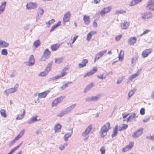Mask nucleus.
I'll return each instance as SVG.
<instances>
[{"mask_svg": "<svg viewBox=\"0 0 154 154\" xmlns=\"http://www.w3.org/2000/svg\"><path fill=\"white\" fill-rule=\"evenodd\" d=\"M54 19H52L51 20H49L48 22H46V24H48V25L47 26L48 27H49L50 26V25L53 23L54 22Z\"/></svg>", "mask_w": 154, "mask_h": 154, "instance_id": "44", "label": "nucleus"}, {"mask_svg": "<svg viewBox=\"0 0 154 154\" xmlns=\"http://www.w3.org/2000/svg\"><path fill=\"white\" fill-rule=\"evenodd\" d=\"M110 125L109 122L106 123L100 129V133L101 137H104L107 134V132L110 128Z\"/></svg>", "mask_w": 154, "mask_h": 154, "instance_id": "1", "label": "nucleus"}, {"mask_svg": "<svg viewBox=\"0 0 154 154\" xmlns=\"http://www.w3.org/2000/svg\"><path fill=\"white\" fill-rule=\"evenodd\" d=\"M94 84L91 83L88 85L84 91V93H86L89 90L94 86Z\"/></svg>", "mask_w": 154, "mask_h": 154, "instance_id": "29", "label": "nucleus"}, {"mask_svg": "<svg viewBox=\"0 0 154 154\" xmlns=\"http://www.w3.org/2000/svg\"><path fill=\"white\" fill-rule=\"evenodd\" d=\"M118 125H116L114 128L113 131V134L112 135V138H113L117 135L118 132Z\"/></svg>", "mask_w": 154, "mask_h": 154, "instance_id": "30", "label": "nucleus"}, {"mask_svg": "<svg viewBox=\"0 0 154 154\" xmlns=\"http://www.w3.org/2000/svg\"><path fill=\"white\" fill-rule=\"evenodd\" d=\"M88 62V60L87 59H83L81 63L78 65V68H81L85 66Z\"/></svg>", "mask_w": 154, "mask_h": 154, "instance_id": "19", "label": "nucleus"}, {"mask_svg": "<svg viewBox=\"0 0 154 154\" xmlns=\"http://www.w3.org/2000/svg\"><path fill=\"white\" fill-rule=\"evenodd\" d=\"M142 133L143 129L140 128L134 132V133L132 134V137L134 138H137Z\"/></svg>", "mask_w": 154, "mask_h": 154, "instance_id": "17", "label": "nucleus"}, {"mask_svg": "<svg viewBox=\"0 0 154 154\" xmlns=\"http://www.w3.org/2000/svg\"><path fill=\"white\" fill-rule=\"evenodd\" d=\"M152 15L150 12H146L142 14L141 15L142 18L143 19L149 18L152 17Z\"/></svg>", "mask_w": 154, "mask_h": 154, "instance_id": "13", "label": "nucleus"}, {"mask_svg": "<svg viewBox=\"0 0 154 154\" xmlns=\"http://www.w3.org/2000/svg\"><path fill=\"white\" fill-rule=\"evenodd\" d=\"M23 114L22 115H19L16 118L17 120H20L23 119L24 116L25 110V109H23Z\"/></svg>", "mask_w": 154, "mask_h": 154, "instance_id": "34", "label": "nucleus"}, {"mask_svg": "<svg viewBox=\"0 0 154 154\" xmlns=\"http://www.w3.org/2000/svg\"><path fill=\"white\" fill-rule=\"evenodd\" d=\"M18 85L16 84L14 88H11L6 90L5 91V94L6 95H8L9 93H14L16 92L17 90Z\"/></svg>", "mask_w": 154, "mask_h": 154, "instance_id": "3", "label": "nucleus"}, {"mask_svg": "<svg viewBox=\"0 0 154 154\" xmlns=\"http://www.w3.org/2000/svg\"><path fill=\"white\" fill-rule=\"evenodd\" d=\"M145 109L144 108H142L140 110V114L142 115H144L145 114Z\"/></svg>", "mask_w": 154, "mask_h": 154, "instance_id": "54", "label": "nucleus"}, {"mask_svg": "<svg viewBox=\"0 0 154 154\" xmlns=\"http://www.w3.org/2000/svg\"><path fill=\"white\" fill-rule=\"evenodd\" d=\"M61 23V22L60 21H59L57 24L54 25V26L57 28L60 25Z\"/></svg>", "mask_w": 154, "mask_h": 154, "instance_id": "62", "label": "nucleus"}, {"mask_svg": "<svg viewBox=\"0 0 154 154\" xmlns=\"http://www.w3.org/2000/svg\"><path fill=\"white\" fill-rule=\"evenodd\" d=\"M51 52L48 50V49L47 48L44 53V54L42 57V60L45 61L46 59H48L50 56Z\"/></svg>", "mask_w": 154, "mask_h": 154, "instance_id": "7", "label": "nucleus"}, {"mask_svg": "<svg viewBox=\"0 0 154 154\" xmlns=\"http://www.w3.org/2000/svg\"><path fill=\"white\" fill-rule=\"evenodd\" d=\"M6 2H5L2 3L0 6V14H2L5 10V8L6 5Z\"/></svg>", "mask_w": 154, "mask_h": 154, "instance_id": "24", "label": "nucleus"}, {"mask_svg": "<svg viewBox=\"0 0 154 154\" xmlns=\"http://www.w3.org/2000/svg\"><path fill=\"white\" fill-rule=\"evenodd\" d=\"M61 125L60 124H57L54 127V130L55 133L57 132H59L61 130Z\"/></svg>", "mask_w": 154, "mask_h": 154, "instance_id": "27", "label": "nucleus"}, {"mask_svg": "<svg viewBox=\"0 0 154 154\" xmlns=\"http://www.w3.org/2000/svg\"><path fill=\"white\" fill-rule=\"evenodd\" d=\"M76 106V104H72L71 106H69L66 108L64 109L65 111L66 112V114L72 110Z\"/></svg>", "mask_w": 154, "mask_h": 154, "instance_id": "21", "label": "nucleus"}, {"mask_svg": "<svg viewBox=\"0 0 154 154\" xmlns=\"http://www.w3.org/2000/svg\"><path fill=\"white\" fill-rule=\"evenodd\" d=\"M136 116V114L133 113L131 114L127 119V121L128 122L129 121H131Z\"/></svg>", "mask_w": 154, "mask_h": 154, "instance_id": "37", "label": "nucleus"}, {"mask_svg": "<svg viewBox=\"0 0 154 154\" xmlns=\"http://www.w3.org/2000/svg\"><path fill=\"white\" fill-rule=\"evenodd\" d=\"M68 86V85L67 83H66L65 84L62 86L60 88H62V90H63L66 88Z\"/></svg>", "mask_w": 154, "mask_h": 154, "instance_id": "61", "label": "nucleus"}, {"mask_svg": "<svg viewBox=\"0 0 154 154\" xmlns=\"http://www.w3.org/2000/svg\"><path fill=\"white\" fill-rule=\"evenodd\" d=\"M100 95H98L96 96H93L91 97L92 101H96L100 97Z\"/></svg>", "mask_w": 154, "mask_h": 154, "instance_id": "40", "label": "nucleus"}, {"mask_svg": "<svg viewBox=\"0 0 154 154\" xmlns=\"http://www.w3.org/2000/svg\"><path fill=\"white\" fill-rule=\"evenodd\" d=\"M66 112L65 111L64 109L61 110L59 113L57 115V116L60 117H62L64 114H66Z\"/></svg>", "mask_w": 154, "mask_h": 154, "instance_id": "38", "label": "nucleus"}, {"mask_svg": "<svg viewBox=\"0 0 154 154\" xmlns=\"http://www.w3.org/2000/svg\"><path fill=\"white\" fill-rule=\"evenodd\" d=\"M77 37H78V36L77 35L76 36H74V37L72 42L70 44V45H71L70 46L71 47H72V44H73L74 43V42L76 40Z\"/></svg>", "mask_w": 154, "mask_h": 154, "instance_id": "55", "label": "nucleus"}, {"mask_svg": "<svg viewBox=\"0 0 154 154\" xmlns=\"http://www.w3.org/2000/svg\"><path fill=\"white\" fill-rule=\"evenodd\" d=\"M106 14V13H105V11L103 9L100 12V16L102 17L104 16Z\"/></svg>", "mask_w": 154, "mask_h": 154, "instance_id": "50", "label": "nucleus"}, {"mask_svg": "<svg viewBox=\"0 0 154 154\" xmlns=\"http://www.w3.org/2000/svg\"><path fill=\"white\" fill-rule=\"evenodd\" d=\"M107 75H104V73L102 74L101 75H98L97 77L100 79H105Z\"/></svg>", "mask_w": 154, "mask_h": 154, "instance_id": "45", "label": "nucleus"}, {"mask_svg": "<svg viewBox=\"0 0 154 154\" xmlns=\"http://www.w3.org/2000/svg\"><path fill=\"white\" fill-rule=\"evenodd\" d=\"M53 62L52 61L50 62L48 64L47 66L45 69V71H46V72H47L48 73V72H49L51 69V66L53 63Z\"/></svg>", "mask_w": 154, "mask_h": 154, "instance_id": "31", "label": "nucleus"}, {"mask_svg": "<svg viewBox=\"0 0 154 154\" xmlns=\"http://www.w3.org/2000/svg\"><path fill=\"white\" fill-rule=\"evenodd\" d=\"M65 148V146L64 145H61L59 147V149L60 150H63Z\"/></svg>", "mask_w": 154, "mask_h": 154, "instance_id": "64", "label": "nucleus"}, {"mask_svg": "<svg viewBox=\"0 0 154 154\" xmlns=\"http://www.w3.org/2000/svg\"><path fill=\"white\" fill-rule=\"evenodd\" d=\"M9 44L5 41L0 40V46L2 48H6L8 46Z\"/></svg>", "mask_w": 154, "mask_h": 154, "instance_id": "25", "label": "nucleus"}, {"mask_svg": "<svg viewBox=\"0 0 154 154\" xmlns=\"http://www.w3.org/2000/svg\"><path fill=\"white\" fill-rule=\"evenodd\" d=\"M40 44V40H37L35 41L33 43V46H35V48H37Z\"/></svg>", "mask_w": 154, "mask_h": 154, "instance_id": "39", "label": "nucleus"}, {"mask_svg": "<svg viewBox=\"0 0 154 154\" xmlns=\"http://www.w3.org/2000/svg\"><path fill=\"white\" fill-rule=\"evenodd\" d=\"M92 129V125H90L86 129L85 131L82 133V136L83 137V139L84 140H86L89 137V134Z\"/></svg>", "mask_w": 154, "mask_h": 154, "instance_id": "2", "label": "nucleus"}, {"mask_svg": "<svg viewBox=\"0 0 154 154\" xmlns=\"http://www.w3.org/2000/svg\"><path fill=\"white\" fill-rule=\"evenodd\" d=\"M70 15L71 14L69 11L67 12L65 14L63 20V24H65L66 22L69 21Z\"/></svg>", "mask_w": 154, "mask_h": 154, "instance_id": "9", "label": "nucleus"}, {"mask_svg": "<svg viewBox=\"0 0 154 154\" xmlns=\"http://www.w3.org/2000/svg\"><path fill=\"white\" fill-rule=\"evenodd\" d=\"M100 0H94L92 3L95 4H97L100 2Z\"/></svg>", "mask_w": 154, "mask_h": 154, "instance_id": "63", "label": "nucleus"}, {"mask_svg": "<svg viewBox=\"0 0 154 154\" xmlns=\"http://www.w3.org/2000/svg\"><path fill=\"white\" fill-rule=\"evenodd\" d=\"M38 12L36 17V21H37L42 17L44 13V11L42 7H39L38 9Z\"/></svg>", "mask_w": 154, "mask_h": 154, "instance_id": "12", "label": "nucleus"}, {"mask_svg": "<svg viewBox=\"0 0 154 154\" xmlns=\"http://www.w3.org/2000/svg\"><path fill=\"white\" fill-rule=\"evenodd\" d=\"M103 9L105 11V13H106V14L108 13L110 11L111 8L110 7H108L107 8H103Z\"/></svg>", "mask_w": 154, "mask_h": 154, "instance_id": "47", "label": "nucleus"}, {"mask_svg": "<svg viewBox=\"0 0 154 154\" xmlns=\"http://www.w3.org/2000/svg\"><path fill=\"white\" fill-rule=\"evenodd\" d=\"M141 71V69H139L134 74L131 75L129 78V80L132 81L133 79L137 77L140 74Z\"/></svg>", "mask_w": 154, "mask_h": 154, "instance_id": "15", "label": "nucleus"}, {"mask_svg": "<svg viewBox=\"0 0 154 154\" xmlns=\"http://www.w3.org/2000/svg\"><path fill=\"white\" fill-rule=\"evenodd\" d=\"M122 37V35H120L118 36H117L116 37V40L117 41H119L120 40Z\"/></svg>", "mask_w": 154, "mask_h": 154, "instance_id": "59", "label": "nucleus"}, {"mask_svg": "<svg viewBox=\"0 0 154 154\" xmlns=\"http://www.w3.org/2000/svg\"><path fill=\"white\" fill-rule=\"evenodd\" d=\"M124 54V51L122 50H121L119 56V60L121 61H122L123 60Z\"/></svg>", "mask_w": 154, "mask_h": 154, "instance_id": "33", "label": "nucleus"}, {"mask_svg": "<svg viewBox=\"0 0 154 154\" xmlns=\"http://www.w3.org/2000/svg\"><path fill=\"white\" fill-rule=\"evenodd\" d=\"M72 129V128H69V132L65 134L63 138L65 141H67L68 140V138L71 136L73 132Z\"/></svg>", "mask_w": 154, "mask_h": 154, "instance_id": "10", "label": "nucleus"}, {"mask_svg": "<svg viewBox=\"0 0 154 154\" xmlns=\"http://www.w3.org/2000/svg\"><path fill=\"white\" fill-rule=\"evenodd\" d=\"M141 0H134L132 1L130 3V6H134L141 2Z\"/></svg>", "mask_w": 154, "mask_h": 154, "instance_id": "36", "label": "nucleus"}, {"mask_svg": "<svg viewBox=\"0 0 154 154\" xmlns=\"http://www.w3.org/2000/svg\"><path fill=\"white\" fill-rule=\"evenodd\" d=\"M123 80V79L122 78H120L118 79L117 83L118 84L121 83L122 81Z\"/></svg>", "mask_w": 154, "mask_h": 154, "instance_id": "56", "label": "nucleus"}, {"mask_svg": "<svg viewBox=\"0 0 154 154\" xmlns=\"http://www.w3.org/2000/svg\"><path fill=\"white\" fill-rule=\"evenodd\" d=\"M50 92L49 90L45 91L42 93H39L38 94L39 98H45L47 95Z\"/></svg>", "mask_w": 154, "mask_h": 154, "instance_id": "20", "label": "nucleus"}, {"mask_svg": "<svg viewBox=\"0 0 154 154\" xmlns=\"http://www.w3.org/2000/svg\"><path fill=\"white\" fill-rule=\"evenodd\" d=\"M150 118V116H148L145 117L144 119L143 120V122H148Z\"/></svg>", "mask_w": 154, "mask_h": 154, "instance_id": "46", "label": "nucleus"}, {"mask_svg": "<svg viewBox=\"0 0 154 154\" xmlns=\"http://www.w3.org/2000/svg\"><path fill=\"white\" fill-rule=\"evenodd\" d=\"M83 20L85 24L88 25L90 23V19L89 16L86 15L84 16Z\"/></svg>", "mask_w": 154, "mask_h": 154, "instance_id": "28", "label": "nucleus"}, {"mask_svg": "<svg viewBox=\"0 0 154 154\" xmlns=\"http://www.w3.org/2000/svg\"><path fill=\"white\" fill-rule=\"evenodd\" d=\"M92 74L91 73V71L88 72L84 76V77H86L87 76H90V75H92Z\"/></svg>", "mask_w": 154, "mask_h": 154, "instance_id": "60", "label": "nucleus"}, {"mask_svg": "<svg viewBox=\"0 0 154 154\" xmlns=\"http://www.w3.org/2000/svg\"><path fill=\"white\" fill-rule=\"evenodd\" d=\"M152 51V49H146L143 51L142 53V55L143 58L146 57Z\"/></svg>", "mask_w": 154, "mask_h": 154, "instance_id": "14", "label": "nucleus"}, {"mask_svg": "<svg viewBox=\"0 0 154 154\" xmlns=\"http://www.w3.org/2000/svg\"><path fill=\"white\" fill-rule=\"evenodd\" d=\"M129 25V23L127 22L120 24L121 28L122 29H126Z\"/></svg>", "mask_w": 154, "mask_h": 154, "instance_id": "23", "label": "nucleus"}, {"mask_svg": "<svg viewBox=\"0 0 154 154\" xmlns=\"http://www.w3.org/2000/svg\"><path fill=\"white\" fill-rule=\"evenodd\" d=\"M37 116H35L31 118L30 119L28 120V123L29 124H31L34 123L36 121H38V120L37 119Z\"/></svg>", "mask_w": 154, "mask_h": 154, "instance_id": "26", "label": "nucleus"}, {"mask_svg": "<svg viewBox=\"0 0 154 154\" xmlns=\"http://www.w3.org/2000/svg\"><path fill=\"white\" fill-rule=\"evenodd\" d=\"M24 131L25 130L24 129L22 130L20 134L17 137H16L15 138L12 140L11 143H10L9 144L10 146H11L14 143L16 142V140H19V139L22 137Z\"/></svg>", "mask_w": 154, "mask_h": 154, "instance_id": "6", "label": "nucleus"}, {"mask_svg": "<svg viewBox=\"0 0 154 154\" xmlns=\"http://www.w3.org/2000/svg\"><path fill=\"white\" fill-rule=\"evenodd\" d=\"M35 62V59L33 55H32L30 56L29 59V66H32L33 65Z\"/></svg>", "mask_w": 154, "mask_h": 154, "instance_id": "22", "label": "nucleus"}, {"mask_svg": "<svg viewBox=\"0 0 154 154\" xmlns=\"http://www.w3.org/2000/svg\"><path fill=\"white\" fill-rule=\"evenodd\" d=\"M97 67L94 68L91 71V73L93 75L97 71Z\"/></svg>", "mask_w": 154, "mask_h": 154, "instance_id": "51", "label": "nucleus"}, {"mask_svg": "<svg viewBox=\"0 0 154 154\" xmlns=\"http://www.w3.org/2000/svg\"><path fill=\"white\" fill-rule=\"evenodd\" d=\"M134 94V92L132 90H131L128 94V97L127 99H129L130 97H131Z\"/></svg>", "mask_w": 154, "mask_h": 154, "instance_id": "48", "label": "nucleus"}, {"mask_svg": "<svg viewBox=\"0 0 154 154\" xmlns=\"http://www.w3.org/2000/svg\"><path fill=\"white\" fill-rule=\"evenodd\" d=\"M134 146V143L130 142L128 145H127L123 148L122 150V152H125L129 149H131Z\"/></svg>", "mask_w": 154, "mask_h": 154, "instance_id": "16", "label": "nucleus"}, {"mask_svg": "<svg viewBox=\"0 0 154 154\" xmlns=\"http://www.w3.org/2000/svg\"><path fill=\"white\" fill-rule=\"evenodd\" d=\"M85 100L86 102H91L92 101V99L91 97H88L85 98Z\"/></svg>", "mask_w": 154, "mask_h": 154, "instance_id": "58", "label": "nucleus"}, {"mask_svg": "<svg viewBox=\"0 0 154 154\" xmlns=\"http://www.w3.org/2000/svg\"><path fill=\"white\" fill-rule=\"evenodd\" d=\"M0 113L2 116L4 118H6L7 116L5 111L4 109H1L0 111Z\"/></svg>", "mask_w": 154, "mask_h": 154, "instance_id": "41", "label": "nucleus"}, {"mask_svg": "<svg viewBox=\"0 0 154 154\" xmlns=\"http://www.w3.org/2000/svg\"><path fill=\"white\" fill-rule=\"evenodd\" d=\"M106 52V51L105 50L97 53L95 57L94 62L99 60L100 58L103 56Z\"/></svg>", "mask_w": 154, "mask_h": 154, "instance_id": "11", "label": "nucleus"}, {"mask_svg": "<svg viewBox=\"0 0 154 154\" xmlns=\"http://www.w3.org/2000/svg\"><path fill=\"white\" fill-rule=\"evenodd\" d=\"M101 154H104L105 152V149L103 147H102L100 149Z\"/></svg>", "mask_w": 154, "mask_h": 154, "instance_id": "57", "label": "nucleus"}, {"mask_svg": "<svg viewBox=\"0 0 154 154\" xmlns=\"http://www.w3.org/2000/svg\"><path fill=\"white\" fill-rule=\"evenodd\" d=\"M64 58L63 57L58 58L55 59V63L57 64H60L62 63L63 60Z\"/></svg>", "mask_w": 154, "mask_h": 154, "instance_id": "32", "label": "nucleus"}, {"mask_svg": "<svg viewBox=\"0 0 154 154\" xmlns=\"http://www.w3.org/2000/svg\"><path fill=\"white\" fill-rule=\"evenodd\" d=\"M92 36V35H91V33L89 32L87 35V40L88 41H90L91 38Z\"/></svg>", "mask_w": 154, "mask_h": 154, "instance_id": "52", "label": "nucleus"}, {"mask_svg": "<svg viewBox=\"0 0 154 154\" xmlns=\"http://www.w3.org/2000/svg\"><path fill=\"white\" fill-rule=\"evenodd\" d=\"M48 74L47 72L45 71L44 72H41L39 75V76H45Z\"/></svg>", "mask_w": 154, "mask_h": 154, "instance_id": "49", "label": "nucleus"}, {"mask_svg": "<svg viewBox=\"0 0 154 154\" xmlns=\"http://www.w3.org/2000/svg\"><path fill=\"white\" fill-rule=\"evenodd\" d=\"M59 47V45L57 44H54L52 45L51 47V48L52 51H55L57 50Z\"/></svg>", "mask_w": 154, "mask_h": 154, "instance_id": "35", "label": "nucleus"}, {"mask_svg": "<svg viewBox=\"0 0 154 154\" xmlns=\"http://www.w3.org/2000/svg\"><path fill=\"white\" fill-rule=\"evenodd\" d=\"M126 13V11L123 10H117L115 12V14H122Z\"/></svg>", "mask_w": 154, "mask_h": 154, "instance_id": "42", "label": "nucleus"}, {"mask_svg": "<svg viewBox=\"0 0 154 154\" xmlns=\"http://www.w3.org/2000/svg\"><path fill=\"white\" fill-rule=\"evenodd\" d=\"M26 7V9L28 10L35 9L37 8L38 5L36 3L30 2L27 4Z\"/></svg>", "mask_w": 154, "mask_h": 154, "instance_id": "5", "label": "nucleus"}, {"mask_svg": "<svg viewBox=\"0 0 154 154\" xmlns=\"http://www.w3.org/2000/svg\"><path fill=\"white\" fill-rule=\"evenodd\" d=\"M65 97L64 96H62L55 99L52 103V106H57L59 103L62 101Z\"/></svg>", "mask_w": 154, "mask_h": 154, "instance_id": "4", "label": "nucleus"}, {"mask_svg": "<svg viewBox=\"0 0 154 154\" xmlns=\"http://www.w3.org/2000/svg\"><path fill=\"white\" fill-rule=\"evenodd\" d=\"M122 129L125 130L128 127V125L126 124H123L122 126Z\"/></svg>", "mask_w": 154, "mask_h": 154, "instance_id": "53", "label": "nucleus"}, {"mask_svg": "<svg viewBox=\"0 0 154 154\" xmlns=\"http://www.w3.org/2000/svg\"><path fill=\"white\" fill-rule=\"evenodd\" d=\"M136 41L137 38L136 37H132L128 39V44L131 45H134Z\"/></svg>", "mask_w": 154, "mask_h": 154, "instance_id": "18", "label": "nucleus"}, {"mask_svg": "<svg viewBox=\"0 0 154 154\" xmlns=\"http://www.w3.org/2000/svg\"><path fill=\"white\" fill-rule=\"evenodd\" d=\"M146 8L147 9L154 11V0H150L149 1Z\"/></svg>", "mask_w": 154, "mask_h": 154, "instance_id": "8", "label": "nucleus"}, {"mask_svg": "<svg viewBox=\"0 0 154 154\" xmlns=\"http://www.w3.org/2000/svg\"><path fill=\"white\" fill-rule=\"evenodd\" d=\"M1 54L2 55L6 56L8 54V51L6 49H3L1 51Z\"/></svg>", "mask_w": 154, "mask_h": 154, "instance_id": "43", "label": "nucleus"}]
</instances>
